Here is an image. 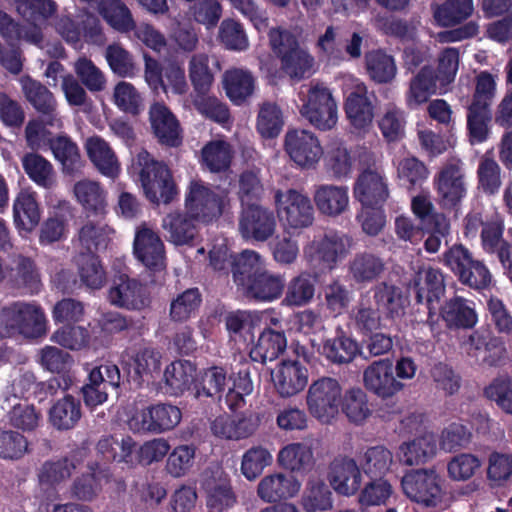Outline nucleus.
Listing matches in <instances>:
<instances>
[{"instance_id": "f257e3e1", "label": "nucleus", "mask_w": 512, "mask_h": 512, "mask_svg": "<svg viewBox=\"0 0 512 512\" xmlns=\"http://www.w3.org/2000/svg\"><path fill=\"white\" fill-rule=\"evenodd\" d=\"M352 388L344 390L340 382L330 376H322L310 384L306 394V406L310 415L322 424H331L340 413L352 421Z\"/></svg>"}, {"instance_id": "f03ea898", "label": "nucleus", "mask_w": 512, "mask_h": 512, "mask_svg": "<svg viewBox=\"0 0 512 512\" xmlns=\"http://www.w3.org/2000/svg\"><path fill=\"white\" fill-rule=\"evenodd\" d=\"M268 38L281 70L291 80L301 81L313 74L315 59L292 31L274 27L269 30Z\"/></svg>"}, {"instance_id": "7ed1b4c3", "label": "nucleus", "mask_w": 512, "mask_h": 512, "mask_svg": "<svg viewBox=\"0 0 512 512\" xmlns=\"http://www.w3.org/2000/svg\"><path fill=\"white\" fill-rule=\"evenodd\" d=\"M443 265L463 286L482 292L490 288L493 275L483 259L463 244H454L442 254Z\"/></svg>"}, {"instance_id": "20e7f679", "label": "nucleus", "mask_w": 512, "mask_h": 512, "mask_svg": "<svg viewBox=\"0 0 512 512\" xmlns=\"http://www.w3.org/2000/svg\"><path fill=\"white\" fill-rule=\"evenodd\" d=\"M140 167L139 181L147 200L153 204H169L178 195V189L167 164L158 161L146 150L137 155Z\"/></svg>"}, {"instance_id": "39448f33", "label": "nucleus", "mask_w": 512, "mask_h": 512, "mask_svg": "<svg viewBox=\"0 0 512 512\" xmlns=\"http://www.w3.org/2000/svg\"><path fill=\"white\" fill-rule=\"evenodd\" d=\"M408 289L415 293L416 304L423 305L427 310L426 320L418 321L426 323L432 332L437 330L439 323L436 304L446 291L443 273L433 267L421 268L409 280Z\"/></svg>"}, {"instance_id": "423d86ee", "label": "nucleus", "mask_w": 512, "mask_h": 512, "mask_svg": "<svg viewBox=\"0 0 512 512\" xmlns=\"http://www.w3.org/2000/svg\"><path fill=\"white\" fill-rule=\"evenodd\" d=\"M404 495L424 508H435L444 499V480L434 468L407 471L401 479Z\"/></svg>"}, {"instance_id": "0eeeda50", "label": "nucleus", "mask_w": 512, "mask_h": 512, "mask_svg": "<svg viewBox=\"0 0 512 512\" xmlns=\"http://www.w3.org/2000/svg\"><path fill=\"white\" fill-rule=\"evenodd\" d=\"M122 358L127 381L134 389L148 386L160 375L162 355L151 344L141 343L129 347Z\"/></svg>"}, {"instance_id": "6e6552de", "label": "nucleus", "mask_w": 512, "mask_h": 512, "mask_svg": "<svg viewBox=\"0 0 512 512\" xmlns=\"http://www.w3.org/2000/svg\"><path fill=\"white\" fill-rule=\"evenodd\" d=\"M229 202L227 190L219 187L213 189L200 180L190 182L185 196L186 210L206 224L218 219Z\"/></svg>"}, {"instance_id": "1a4fd4ad", "label": "nucleus", "mask_w": 512, "mask_h": 512, "mask_svg": "<svg viewBox=\"0 0 512 512\" xmlns=\"http://www.w3.org/2000/svg\"><path fill=\"white\" fill-rule=\"evenodd\" d=\"M181 418L182 413L177 406L156 403L136 410L128 424L134 432L158 434L172 430Z\"/></svg>"}, {"instance_id": "9d476101", "label": "nucleus", "mask_w": 512, "mask_h": 512, "mask_svg": "<svg viewBox=\"0 0 512 512\" xmlns=\"http://www.w3.org/2000/svg\"><path fill=\"white\" fill-rule=\"evenodd\" d=\"M302 116L315 128L327 131L337 123V105L330 90L323 84L312 85L301 110Z\"/></svg>"}, {"instance_id": "9b49d317", "label": "nucleus", "mask_w": 512, "mask_h": 512, "mask_svg": "<svg viewBox=\"0 0 512 512\" xmlns=\"http://www.w3.org/2000/svg\"><path fill=\"white\" fill-rule=\"evenodd\" d=\"M121 374L118 366L111 362L93 367L80 388L85 406L93 410L108 400V387L118 388Z\"/></svg>"}, {"instance_id": "f8f14e48", "label": "nucleus", "mask_w": 512, "mask_h": 512, "mask_svg": "<svg viewBox=\"0 0 512 512\" xmlns=\"http://www.w3.org/2000/svg\"><path fill=\"white\" fill-rule=\"evenodd\" d=\"M238 227L244 240L263 243L276 231V215L273 210L262 205H248L241 210Z\"/></svg>"}, {"instance_id": "ddd939ff", "label": "nucleus", "mask_w": 512, "mask_h": 512, "mask_svg": "<svg viewBox=\"0 0 512 512\" xmlns=\"http://www.w3.org/2000/svg\"><path fill=\"white\" fill-rule=\"evenodd\" d=\"M462 345L469 357L489 367L499 366L506 355L504 341L485 328L473 330Z\"/></svg>"}, {"instance_id": "4468645a", "label": "nucleus", "mask_w": 512, "mask_h": 512, "mask_svg": "<svg viewBox=\"0 0 512 512\" xmlns=\"http://www.w3.org/2000/svg\"><path fill=\"white\" fill-rule=\"evenodd\" d=\"M439 204L443 209L458 210L467 195L463 170L456 163H448L434 180Z\"/></svg>"}, {"instance_id": "2eb2a0df", "label": "nucleus", "mask_w": 512, "mask_h": 512, "mask_svg": "<svg viewBox=\"0 0 512 512\" xmlns=\"http://www.w3.org/2000/svg\"><path fill=\"white\" fill-rule=\"evenodd\" d=\"M284 148L291 160L302 168H312L323 155L318 138L305 129L288 130L285 135Z\"/></svg>"}, {"instance_id": "dca6fc26", "label": "nucleus", "mask_w": 512, "mask_h": 512, "mask_svg": "<svg viewBox=\"0 0 512 512\" xmlns=\"http://www.w3.org/2000/svg\"><path fill=\"white\" fill-rule=\"evenodd\" d=\"M152 133L162 146L177 148L183 143V130L178 118L163 102H154L149 108Z\"/></svg>"}, {"instance_id": "f3484780", "label": "nucleus", "mask_w": 512, "mask_h": 512, "mask_svg": "<svg viewBox=\"0 0 512 512\" xmlns=\"http://www.w3.org/2000/svg\"><path fill=\"white\" fill-rule=\"evenodd\" d=\"M108 300L111 305L127 310H142L150 303L147 288L127 274L114 277L113 284L108 291Z\"/></svg>"}, {"instance_id": "a211bd4d", "label": "nucleus", "mask_w": 512, "mask_h": 512, "mask_svg": "<svg viewBox=\"0 0 512 512\" xmlns=\"http://www.w3.org/2000/svg\"><path fill=\"white\" fill-rule=\"evenodd\" d=\"M275 391L282 398H290L308 384V369L298 360H282L271 374Z\"/></svg>"}, {"instance_id": "6ab92c4d", "label": "nucleus", "mask_w": 512, "mask_h": 512, "mask_svg": "<svg viewBox=\"0 0 512 512\" xmlns=\"http://www.w3.org/2000/svg\"><path fill=\"white\" fill-rule=\"evenodd\" d=\"M365 388L382 399L391 398L404 388L394 376L392 361L381 359L373 362L363 373Z\"/></svg>"}, {"instance_id": "aec40b11", "label": "nucleus", "mask_w": 512, "mask_h": 512, "mask_svg": "<svg viewBox=\"0 0 512 512\" xmlns=\"http://www.w3.org/2000/svg\"><path fill=\"white\" fill-rule=\"evenodd\" d=\"M133 253L150 270L159 271L164 267L165 247L163 241L157 232L145 224L136 229Z\"/></svg>"}, {"instance_id": "412c9836", "label": "nucleus", "mask_w": 512, "mask_h": 512, "mask_svg": "<svg viewBox=\"0 0 512 512\" xmlns=\"http://www.w3.org/2000/svg\"><path fill=\"white\" fill-rule=\"evenodd\" d=\"M21 84L27 102L45 119V122L51 127L60 126L57 101L53 93L40 81L30 76L22 79Z\"/></svg>"}, {"instance_id": "4be33fe9", "label": "nucleus", "mask_w": 512, "mask_h": 512, "mask_svg": "<svg viewBox=\"0 0 512 512\" xmlns=\"http://www.w3.org/2000/svg\"><path fill=\"white\" fill-rule=\"evenodd\" d=\"M448 330H470L478 323L475 303L462 296H453L439 308V316Z\"/></svg>"}, {"instance_id": "5701e85b", "label": "nucleus", "mask_w": 512, "mask_h": 512, "mask_svg": "<svg viewBox=\"0 0 512 512\" xmlns=\"http://www.w3.org/2000/svg\"><path fill=\"white\" fill-rule=\"evenodd\" d=\"M378 104L375 92L354 78V136L370 134Z\"/></svg>"}, {"instance_id": "b1692460", "label": "nucleus", "mask_w": 512, "mask_h": 512, "mask_svg": "<svg viewBox=\"0 0 512 512\" xmlns=\"http://www.w3.org/2000/svg\"><path fill=\"white\" fill-rule=\"evenodd\" d=\"M74 218V208L67 200H58L42 222L39 230V244L47 246L66 238L69 222Z\"/></svg>"}, {"instance_id": "393cba45", "label": "nucleus", "mask_w": 512, "mask_h": 512, "mask_svg": "<svg viewBox=\"0 0 512 512\" xmlns=\"http://www.w3.org/2000/svg\"><path fill=\"white\" fill-rule=\"evenodd\" d=\"M505 224L492 223L483 232V252L496 259L512 283V240L505 237Z\"/></svg>"}, {"instance_id": "a878e982", "label": "nucleus", "mask_w": 512, "mask_h": 512, "mask_svg": "<svg viewBox=\"0 0 512 512\" xmlns=\"http://www.w3.org/2000/svg\"><path fill=\"white\" fill-rule=\"evenodd\" d=\"M285 287L284 275L268 270L265 265L241 292L255 302L270 303L282 296Z\"/></svg>"}, {"instance_id": "bb28decb", "label": "nucleus", "mask_w": 512, "mask_h": 512, "mask_svg": "<svg viewBox=\"0 0 512 512\" xmlns=\"http://www.w3.org/2000/svg\"><path fill=\"white\" fill-rule=\"evenodd\" d=\"M229 379L227 368L223 365L201 368L194 377V396L197 399L221 401Z\"/></svg>"}, {"instance_id": "cd10ccee", "label": "nucleus", "mask_w": 512, "mask_h": 512, "mask_svg": "<svg viewBox=\"0 0 512 512\" xmlns=\"http://www.w3.org/2000/svg\"><path fill=\"white\" fill-rule=\"evenodd\" d=\"M354 196L361 205L385 204L389 197V189L383 173L360 172L354 183Z\"/></svg>"}, {"instance_id": "c85d7f7f", "label": "nucleus", "mask_w": 512, "mask_h": 512, "mask_svg": "<svg viewBox=\"0 0 512 512\" xmlns=\"http://www.w3.org/2000/svg\"><path fill=\"white\" fill-rule=\"evenodd\" d=\"M84 454L83 450L76 449L57 460L44 462L38 474L40 483L54 486L68 479L72 472L83 463Z\"/></svg>"}, {"instance_id": "c756f323", "label": "nucleus", "mask_w": 512, "mask_h": 512, "mask_svg": "<svg viewBox=\"0 0 512 512\" xmlns=\"http://www.w3.org/2000/svg\"><path fill=\"white\" fill-rule=\"evenodd\" d=\"M197 222L194 216L186 211L168 213L162 221V227L168 234V240L175 245H185L194 241L198 234Z\"/></svg>"}, {"instance_id": "7c9ffc66", "label": "nucleus", "mask_w": 512, "mask_h": 512, "mask_svg": "<svg viewBox=\"0 0 512 512\" xmlns=\"http://www.w3.org/2000/svg\"><path fill=\"white\" fill-rule=\"evenodd\" d=\"M9 281L18 288H24L31 294L37 293L41 287V275L34 259L18 254L7 268Z\"/></svg>"}, {"instance_id": "2f4dec72", "label": "nucleus", "mask_w": 512, "mask_h": 512, "mask_svg": "<svg viewBox=\"0 0 512 512\" xmlns=\"http://www.w3.org/2000/svg\"><path fill=\"white\" fill-rule=\"evenodd\" d=\"M74 194L87 217L103 218L107 213V192L91 180H81L74 185Z\"/></svg>"}, {"instance_id": "473e14b6", "label": "nucleus", "mask_w": 512, "mask_h": 512, "mask_svg": "<svg viewBox=\"0 0 512 512\" xmlns=\"http://www.w3.org/2000/svg\"><path fill=\"white\" fill-rule=\"evenodd\" d=\"M300 483L292 475L282 473L265 476L258 484L257 494L265 502H276L295 496Z\"/></svg>"}, {"instance_id": "72a5a7b5", "label": "nucleus", "mask_w": 512, "mask_h": 512, "mask_svg": "<svg viewBox=\"0 0 512 512\" xmlns=\"http://www.w3.org/2000/svg\"><path fill=\"white\" fill-rule=\"evenodd\" d=\"M232 279L239 291L259 273L266 265L262 255L254 250L245 249L232 255Z\"/></svg>"}, {"instance_id": "f704fd0d", "label": "nucleus", "mask_w": 512, "mask_h": 512, "mask_svg": "<svg viewBox=\"0 0 512 512\" xmlns=\"http://www.w3.org/2000/svg\"><path fill=\"white\" fill-rule=\"evenodd\" d=\"M287 339L283 331L266 327L259 334L249 356L254 362L265 364L277 359L286 349Z\"/></svg>"}, {"instance_id": "c9c22d12", "label": "nucleus", "mask_w": 512, "mask_h": 512, "mask_svg": "<svg viewBox=\"0 0 512 512\" xmlns=\"http://www.w3.org/2000/svg\"><path fill=\"white\" fill-rule=\"evenodd\" d=\"M438 82L436 70L430 65H424L410 80L409 90L406 93L407 106L414 108L428 102L430 97L437 93Z\"/></svg>"}, {"instance_id": "e433bc0d", "label": "nucleus", "mask_w": 512, "mask_h": 512, "mask_svg": "<svg viewBox=\"0 0 512 512\" xmlns=\"http://www.w3.org/2000/svg\"><path fill=\"white\" fill-rule=\"evenodd\" d=\"M364 60L366 73L376 84H388L396 78L395 59L384 49L379 48L366 52Z\"/></svg>"}, {"instance_id": "4c0bfd02", "label": "nucleus", "mask_w": 512, "mask_h": 512, "mask_svg": "<svg viewBox=\"0 0 512 512\" xmlns=\"http://www.w3.org/2000/svg\"><path fill=\"white\" fill-rule=\"evenodd\" d=\"M87 155L96 169L114 179L120 172V164L109 144L100 137H90L86 142Z\"/></svg>"}, {"instance_id": "58836bf2", "label": "nucleus", "mask_w": 512, "mask_h": 512, "mask_svg": "<svg viewBox=\"0 0 512 512\" xmlns=\"http://www.w3.org/2000/svg\"><path fill=\"white\" fill-rule=\"evenodd\" d=\"M137 443L130 436H125L119 442L113 436L102 437L96 445L97 453L105 462L125 463L129 466L134 464V452Z\"/></svg>"}, {"instance_id": "ea45409f", "label": "nucleus", "mask_w": 512, "mask_h": 512, "mask_svg": "<svg viewBox=\"0 0 512 512\" xmlns=\"http://www.w3.org/2000/svg\"><path fill=\"white\" fill-rule=\"evenodd\" d=\"M283 217L292 228L310 226L314 219L310 199L298 191L290 189L286 194Z\"/></svg>"}, {"instance_id": "a19ab883", "label": "nucleus", "mask_w": 512, "mask_h": 512, "mask_svg": "<svg viewBox=\"0 0 512 512\" xmlns=\"http://www.w3.org/2000/svg\"><path fill=\"white\" fill-rule=\"evenodd\" d=\"M14 223L17 228L32 231L41 218L36 193L21 190L13 204Z\"/></svg>"}, {"instance_id": "79ce46f5", "label": "nucleus", "mask_w": 512, "mask_h": 512, "mask_svg": "<svg viewBox=\"0 0 512 512\" xmlns=\"http://www.w3.org/2000/svg\"><path fill=\"white\" fill-rule=\"evenodd\" d=\"M81 417V402L70 394L59 399L49 411L52 426L60 431L73 429Z\"/></svg>"}, {"instance_id": "37998d69", "label": "nucleus", "mask_w": 512, "mask_h": 512, "mask_svg": "<svg viewBox=\"0 0 512 512\" xmlns=\"http://www.w3.org/2000/svg\"><path fill=\"white\" fill-rule=\"evenodd\" d=\"M223 84L230 101L241 105L253 94L255 81L249 71L235 68L225 72Z\"/></svg>"}, {"instance_id": "c03bdc74", "label": "nucleus", "mask_w": 512, "mask_h": 512, "mask_svg": "<svg viewBox=\"0 0 512 512\" xmlns=\"http://www.w3.org/2000/svg\"><path fill=\"white\" fill-rule=\"evenodd\" d=\"M400 459L409 466L424 464L436 455L437 443L433 435L417 437L403 443L400 448Z\"/></svg>"}, {"instance_id": "a18cd8bd", "label": "nucleus", "mask_w": 512, "mask_h": 512, "mask_svg": "<svg viewBox=\"0 0 512 512\" xmlns=\"http://www.w3.org/2000/svg\"><path fill=\"white\" fill-rule=\"evenodd\" d=\"M20 334L38 337L46 331L45 314L36 303L15 302Z\"/></svg>"}, {"instance_id": "49530a36", "label": "nucleus", "mask_w": 512, "mask_h": 512, "mask_svg": "<svg viewBox=\"0 0 512 512\" xmlns=\"http://www.w3.org/2000/svg\"><path fill=\"white\" fill-rule=\"evenodd\" d=\"M284 115L281 107L270 101L259 106L256 130L264 139H274L279 136L284 127Z\"/></svg>"}, {"instance_id": "de8ad7c7", "label": "nucleus", "mask_w": 512, "mask_h": 512, "mask_svg": "<svg viewBox=\"0 0 512 512\" xmlns=\"http://www.w3.org/2000/svg\"><path fill=\"white\" fill-rule=\"evenodd\" d=\"M196 367L190 361H175L164 371V380L174 395L183 394L192 389L194 392V377Z\"/></svg>"}, {"instance_id": "09e8293b", "label": "nucleus", "mask_w": 512, "mask_h": 512, "mask_svg": "<svg viewBox=\"0 0 512 512\" xmlns=\"http://www.w3.org/2000/svg\"><path fill=\"white\" fill-rule=\"evenodd\" d=\"M314 201L321 213L328 216H337L348 206L347 188L332 185L320 186L315 192Z\"/></svg>"}, {"instance_id": "8fccbe9b", "label": "nucleus", "mask_w": 512, "mask_h": 512, "mask_svg": "<svg viewBox=\"0 0 512 512\" xmlns=\"http://www.w3.org/2000/svg\"><path fill=\"white\" fill-rule=\"evenodd\" d=\"M373 291V297L379 310H383L390 318L403 315L406 298L399 287L381 282L374 287Z\"/></svg>"}, {"instance_id": "3c124183", "label": "nucleus", "mask_w": 512, "mask_h": 512, "mask_svg": "<svg viewBox=\"0 0 512 512\" xmlns=\"http://www.w3.org/2000/svg\"><path fill=\"white\" fill-rule=\"evenodd\" d=\"M233 153L229 142L212 140L206 143L201 150L202 162L211 172H225L231 166Z\"/></svg>"}, {"instance_id": "603ef678", "label": "nucleus", "mask_w": 512, "mask_h": 512, "mask_svg": "<svg viewBox=\"0 0 512 512\" xmlns=\"http://www.w3.org/2000/svg\"><path fill=\"white\" fill-rule=\"evenodd\" d=\"M98 11L105 21L115 30L130 32L135 22L129 8L121 0H101Z\"/></svg>"}, {"instance_id": "864d4df0", "label": "nucleus", "mask_w": 512, "mask_h": 512, "mask_svg": "<svg viewBox=\"0 0 512 512\" xmlns=\"http://www.w3.org/2000/svg\"><path fill=\"white\" fill-rule=\"evenodd\" d=\"M326 172L334 178L347 177L352 169V157L350 150L340 140L332 141L324 156Z\"/></svg>"}, {"instance_id": "5fc2aeb1", "label": "nucleus", "mask_w": 512, "mask_h": 512, "mask_svg": "<svg viewBox=\"0 0 512 512\" xmlns=\"http://www.w3.org/2000/svg\"><path fill=\"white\" fill-rule=\"evenodd\" d=\"M319 352L332 364H348L352 362V337L338 327L335 337L323 341Z\"/></svg>"}, {"instance_id": "6e6d98bb", "label": "nucleus", "mask_w": 512, "mask_h": 512, "mask_svg": "<svg viewBox=\"0 0 512 512\" xmlns=\"http://www.w3.org/2000/svg\"><path fill=\"white\" fill-rule=\"evenodd\" d=\"M473 10V0H446L434 10V18L440 26L450 27L468 19Z\"/></svg>"}, {"instance_id": "4d7b16f0", "label": "nucleus", "mask_w": 512, "mask_h": 512, "mask_svg": "<svg viewBox=\"0 0 512 512\" xmlns=\"http://www.w3.org/2000/svg\"><path fill=\"white\" fill-rule=\"evenodd\" d=\"M316 278L309 273H301L287 285L283 303L291 307H301L311 302L315 294Z\"/></svg>"}, {"instance_id": "13d9d810", "label": "nucleus", "mask_w": 512, "mask_h": 512, "mask_svg": "<svg viewBox=\"0 0 512 512\" xmlns=\"http://www.w3.org/2000/svg\"><path fill=\"white\" fill-rule=\"evenodd\" d=\"M202 303V294L198 288H188L178 294L170 303L169 315L174 322H185L195 317Z\"/></svg>"}, {"instance_id": "bf43d9fd", "label": "nucleus", "mask_w": 512, "mask_h": 512, "mask_svg": "<svg viewBox=\"0 0 512 512\" xmlns=\"http://www.w3.org/2000/svg\"><path fill=\"white\" fill-rule=\"evenodd\" d=\"M278 461L291 472H305L313 465V453L311 448L303 443H292L280 450Z\"/></svg>"}, {"instance_id": "052dcab7", "label": "nucleus", "mask_w": 512, "mask_h": 512, "mask_svg": "<svg viewBox=\"0 0 512 512\" xmlns=\"http://www.w3.org/2000/svg\"><path fill=\"white\" fill-rule=\"evenodd\" d=\"M22 166L28 177L38 186L49 189L54 184L52 164L37 153H27L22 158Z\"/></svg>"}, {"instance_id": "680f3d73", "label": "nucleus", "mask_w": 512, "mask_h": 512, "mask_svg": "<svg viewBox=\"0 0 512 512\" xmlns=\"http://www.w3.org/2000/svg\"><path fill=\"white\" fill-rule=\"evenodd\" d=\"M492 118L491 108L468 105L467 130L471 144H480L489 138Z\"/></svg>"}, {"instance_id": "e2e57ef3", "label": "nucleus", "mask_w": 512, "mask_h": 512, "mask_svg": "<svg viewBox=\"0 0 512 512\" xmlns=\"http://www.w3.org/2000/svg\"><path fill=\"white\" fill-rule=\"evenodd\" d=\"M332 492L327 484L318 479L309 480L301 499L306 512L327 511L332 508Z\"/></svg>"}, {"instance_id": "0e129e2a", "label": "nucleus", "mask_w": 512, "mask_h": 512, "mask_svg": "<svg viewBox=\"0 0 512 512\" xmlns=\"http://www.w3.org/2000/svg\"><path fill=\"white\" fill-rule=\"evenodd\" d=\"M350 245L349 238L336 231H329L318 243L316 254L327 268H333L338 258L345 254L346 246Z\"/></svg>"}, {"instance_id": "69168bd1", "label": "nucleus", "mask_w": 512, "mask_h": 512, "mask_svg": "<svg viewBox=\"0 0 512 512\" xmlns=\"http://www.w3.org/2000/svg\"><path fill=\"white\" fill-rule=\"evenodd\" d=\"M77 266L83 284L91 289H100L106 282V272L95 253H80Z\"/></svg>"}, {"instance_id": "338daca9", "label": "nucleus", "mask_w": 512, "mask_h": 512, "mask_svg": "<svg viewBox=\"0 0 512 512\" xmlns=\"http://www.w3.org/2000/svg\"><path fill=\"white\" fill-rule=\"evenodd\" d=\"M397 175L401 185L411 191L422 186L428 178L429 170L424 162L411 156L399 161Z\"/></svg>"}, {"instance_id": "774afa93", "label": "nucleus", "mask_w": 512, "mask_h": 512, "mask_svg": "<svg viewBox=\"0 0 512 512\" xmlns=\"http://www.w3.org/2000/svg\"><path fill=\"white\" fill-rule=\"evenodd\" d=\"M209 61V56L206 53H196L189 61V78L194 90L199 95L207 94L214 81Z\"/></svg>"}]
</instances>
